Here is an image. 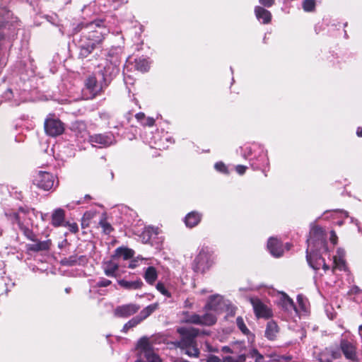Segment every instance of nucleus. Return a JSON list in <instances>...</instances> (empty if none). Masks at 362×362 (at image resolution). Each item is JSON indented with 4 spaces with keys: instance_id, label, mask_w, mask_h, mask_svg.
<instances>
[{
    "instance_id": "1",
    "label": "nucleus",
    "mask_w": 362,
    "mask_h": 362,
    "mask_svg": "<svg viewBox=\"0 0 362 362\" xmlns=\"http://www.w3.org/2000/svg\"><path fill=\"white\" fill-rule=\"evenodd\" d=\"M82 31L78 40L79 57L86 58L92 52L100 47L107 29L103 25V21L98 19L87 24L80 23L74 28L72 34Z\"/></svg>"
},
{
    "instance_id": "2",
    "label": "nucleus",
    "mask_w": 362,
    "mask_h": 362,
    "mask_svg": "<svg viewBox=\"0 0 362 362\" xmlns=\"http://www.w3.org/2000/svg\"><path fill=\"white\" fill-rule=\"evenodd\" d=\"M307 243L306 259L310 267L315 270L320 269L321 267L325 271L328 270L329 266L321 257V254L328 251L326 235L322 228L319 226L313 227Z\"/></svg>"
},
{
    "instance_id": "3",
    "label": "nucleus",
    "mask_w": 362,
    "mask_h": 362,
    "mask_svg": "<svg viewBox=\"0 0 362 362\" xmlns=\"http://www.w3.org/2000/svg\"><path fill=\"white\" fill-rule=\"evenodd\" d=\"M137 349L138 356L136 362H161L147 338L143 337L139 341Z\"/></svg>"
},
{
    "instance_id": "4",
    "label": "nucleus",
    "mask_w": 362,
    "mask_h": 362,
    "mask_svg": "<svg viewBox=\"0 0 362 362\" xmlns=\"http://www.w3.org/2000/svg\"><path fill=\"white\" fill-rule=\"evenodd\" d=\"M339 351L347 360L351 362L358 361L356 344L349 335L341 336L339 341Z\"/></svg>"
},
{
    "instance_id": "5",
    "label": "nucleus",
    "mask_w": 362,
    "mask_h": 362,
    "mask_svg": "<svg viewBox=\"0 0 362 362\" xmlns=\"http://www.w3.org/2000/svg\"><path fill=\"white\" fill-rule=\"evenodd\" d=\"M212 264L211 252L207 247H203L195 257L192 268L196 272L203 273Z\"/></svg>"
},
{
    "instance_id": "6",
    "label": "nucleus",
    "mask_w": 362,
    "mask_h": 362,
    "mask_svg": "<svg viewBox=\"0 0 362 362\" xmlns=\"http://www.w3.org/2000/svg\"><path fill=\"white\" fill-rule=\"evenodd\" d=\"M44 127L46 134L50 136H57L64 131V124L53 116H49L45 119Z\"/></svg>"
},
{
    "instance_id": "7",
    "label": "nucleus",
    "mask_w": 362,
    "mask_h": 362,
    "mask_svg": "<svg viewBox=\"0 0 362 362\" xmlns=\"http://www.w3.org/2000/svg\"><path fill=\"white\" fill-rule=\"evenodd\" d=\"M216 314L213 311L206 310L205 314L200 315L197 314H193L190 315L187 321L192 324L211 326L216 322Z\"/></svg>"
},
{
    "instance_id": "8",
    "label": "nucleus",
    "mask_w": 362,
    "mask_h": 362,
    "mask_svg": "<svg viewBox=\"0 0 362 362\" xmlns=\"http://www.w3.org/2000/svg\"><path fill=\"white\" fill-rule=\"evenodd\" d=\"M54 176L47 172L39 171L35 176L34 184L45 191L51 189L54 184Z\"/></svg>"
},
{
    "instance_id": "9",
    "label": "nucleus",
    "mask_w": 362,
    "mask_h": 362,
    "mask_svg": "<svg viewBox=\"0 0 362 362\" xmlns=\"http://www.w3.org/2000/svg\"><path fill=\"white\" fill-rule=\"evenodd\" d=\"M182 339L178 342L181 349L195 344L194 338L198 336L199 330L195 328H182L179 329Z\"/></svg>"
},
{
    "instance_id": "10",
    "label": "nucleus",
    "mask_w": 362,
    "mask_h": 362,
    "mask_svg": "<svg viewBox=\"0 0 362 362\" xmlns=\"http://www.w3.org/2000/svg\"><path fill=\"white\" fill-rule=\"evenodd\" d=\"M250 301L253 307L255 315L258 318H269L272 316L271 309L267 305H264L259 298H250Z\"/></svg>"
},
{
    "instance_id": "11",
    "label": "nucleus",
    "mask_w": 362,
    "mask_h": 362,
    "mask_svg": "<svg viewBox=\"0 0 362 362\" xmlns=\"http://www.w3.org/2000/svg\"><path fill=\"white\" fill-rule=\"evenodd\" d=\"M263 356L257 350H252L250 354H241L236 359L232 356L223 357V362H261Z\"/></svg>"
},
{
    "instance_id": "12",
    "label": "nucleus",
    "mask_w": 362,
    "mask_h": 362,
    "mask_svg": "<svg viewBox=\"0 0 362 362\" xmlns=\"http://www.w3.org/2000/svg\"><path fill=\"white\" fill-rule=\"evenodd\" d=\"M30 213H33V209L20 207L18 211H7L5 214L8 221H10L13 224L16 223L20 228H22L23 215H29Z\"/></svg>"
},
{
    "instance_id": "13",
    "label": "nucleus",
    "mask_w": 362,
    "mask_h": 362,
    "mask_svg": "<svg viewBox=\"0 0 362 362\" xmlns=\"http://www.w3.org/2000/svg\"><path fill=\"white\" fill-rule=\"evenodd\" d=\"M226 305V302L223 300L221 296L214 295L209 298L205 306V310L213 311L218 315L222 310H223Z\"/></svg>"
},
{
    "instance_id": "14",
    "label": "nucleus",
    "mask_w": 362,
    "mask_h": 362,
    "mask_svg": "<svg viewBox=\"0 0 362 362\" xmlns=\"http://www.w3.org/2000/svg\"><path fill=\"white\" fill-rule=\"evenodd\" d=\"M140 306L135 303H129L117 306L114 311L115 315L119 317H128L136 313Z\"/></svg>"
},
{
    "instance_id": "15",
    "label": "nucleus",
    "mask_w": 362,
    "mask_h": 362,
    "mask_svg": "<svg viewBox=\"0 0 362 362\" xmlns=\"http://www.w3.org/2000/svg\"><path fill=\"white\" fill-rule=\"evenodd\" d=\"M86 87L90 91L93 97L99 95L105 86L103 81L98 83L95 76H89L86 81Z\"/></svg>"
},
{
    "instance_id": "16",
    "label": "nucleus",
    "mask_w": 362,
    "mask_h": 362,
    "mask_svg": "<svg viewBox=\"0 0 362 362\" xmlns=\"http://www.w3.org/2000/svg\"><path fill=\"white\" fill-rule=\"evenodd\" d=\"M89 141L93 146L99 144L101 147H107L114 142L112 134H95L89 136Z\"/></svg>"
},
{
    "instance_id": "17",
    "label": "nucleus",
    "mask_w": 362,
    "mask_h": 362,
    "mask_svg": "<svg viewBox=\"0 0 362 362\" xmlns=\"http://www.w3.org/2000/svg\"><path fill=\"white\" fill-rule=\"evenodd\" d=\"M119 72L118 68L113 64H107L104 67V70L102 71L101 75L105 84V86H107L110 83L113 77H115Z\"/></svg>"
},
{
    "instance_id": "18",
    "label": "nucleus",
    "mask_w": 362,
    "mask_h": 362,
    "mask_svg": "<svg viewBox=\"0 0 362 362\" xmlns=\"http://www.w3.org/2000/svg\"><path fill=\"white\" fill-rule=\"evenodd\" d=\"M267 248L274 257H279L283 255L282 245L276 238H270L269 239Z\"/></svg>"
},
{
    "instance_id": "19",
    "label": "nucleus",
    "mask_w": 362,
    "mask_h": 362,
    "mask_svg": "<svg viewBox=\"0 0 362 362\" xmlns=\"http://www.w3.org/2000/svg\"><path fill=\"white\" fill-rule=\"evenodd\" d=\"M31 240L34 242L32 244H28L27 245V248L30 251L33 252H40V251H46L49 250L51 245V240H47L43 241L36 240L34 239Z\"/></svg>"
},
{
    "instance_id": "20",
    "label": "nucleus",
    "mask_w": 362,
    "mask_h": 362,
    "mask_svg": "<svg viewBox=\"0 0 362 362\" xmlns=\"http://www.w3.org/2000/svg\"><path fill=\"white\" fill-rule=\"evenodd\" d=\"M65 219V211L61 208L56 209L52 214V225L59 227L63 225Z\"/></svg>"
},
{
    "instance_id": "21",
    "label": "nucleus",
    "mask_w": 362,
    "mask_h": 362,
    "mask_svg": "<svg viewBox=\"0 0 362 362\" xmlns=\"http://www.w3.org/2000/svg\"><path fill=\"white\" fill-rule=\"evenodd\" d=\"M255 13L257 18L262 21V23L267 24L271 21L272 14L268 10L261 7L256 6L255 8Z\"/></svg>"
},
{
    "instance_id": "22",
    "label": "nucleus",
    "mask_w": 362,
    "mask_h": 362,
    "mask_svg": "<svg viewBox=\"0 0 362 362\" xmlns=\"http://www.w3.org/2000/svg\"><path fill=\"white\" fill-rule=\"evenodd\" d=\"M118 284L120 286L127 290L139 289L143 286V282L140 279L131 281L124 279H121L118 281Z\"/></svg>"
},
{
    "instance_id": "23",
    "label": "nucleus",
    "mask_w": 362,
    "mask_h": 362,
    "mask_svg": "<svg viewBox=\"0 0 362 362\" xmlns=\"http://www.w3.org/2000/svg\"><path fill=\"white\" fill-rule=\"evenodd\" d=\"M119 269L118 264L114 262L113 261H107L103 264V269L106 276L110 277H115L116 272Z\"/></svg>"
},
{
    "instance_id": "24",
    "label": "nucleus",
    "mask_w": 362,
    "mask_h": 362,
    "mask_svg": "<svg viewBox=\"0 0 362 362\" xmlns=\"http://www.w3.org/2000/svg\"><path fill=\"white\" fill-rule=\"evenodd\" d=\"M279 332V328L276 323L274 321H269L267 322L265 337L269 340H274Z\"/></svg>"
},
{
    "instance_id": "25",
    "label": "nucleus",
    "mask_w": 362,
    "mask_h": 362,
    "mask_svg": "<svg viewBox=\"0 0 362 362\" xmlns=\"http://www.w3.org/2000/svg\"><path fill=\"white\" fill-rule=\"evenodd\" d=\"M201 218L202 215L197 212H190L185 217V224L187 227H194L199 223Z\"/></svg>"
},
{
    "instance_id": "26",
    "label": "nucleus",
    "mask_w": 362,
    "mask_h": 362,
    "mask_svg": "<svg viewBox=\"0 0 362 362\" xmlns=\"http://www.w3.org/2000/svg\"><path fill=\"white\" fill-rule=\"evenodd\" d=\"M144 278L148 284L153 285L158 278V273L156 268L153 267H147Z\"/></svg>"
},
{
    "instance_id": "27",
    "label": "nucleus",
    "mask_w": 362,
    "mask_h": 362,
    "mask_svg": "<svg viewBox=\"0 0 362 362\" xmlns=\"http://www.w3.org/2000/svg\"><path fill=\"white\" fill-rule=\"evenodd\" d=\"M158 308V303H155L151 304L146 308H144L138 315L137 316L140 318L141 321H144L148 317H149L153 312H155Z\"/></svg>"
},
{
    "instance_id": "28",
    "label": "nucleus",
    "mask_w": 362,
    "mask_h": 362,
    "mask_svg": "<svg viewBox=\"0 0 362 362\" xmlns=\"http://www.w3.org/2000/svg\"><path fill=\"white\" fill-rule=\"evenodd\" d=\"M134 250L127 248V247H118L115 250V257H122L124 259H128L132 258L134 256Z\"/></svg>"
},
{
    "instance_id": "29",
    "label": "nucleus",
    "mask_w": 362,
    "mask_h": 362,
    "mask_svg": "<svg viewBox=\"0 0 362 362\" xmlns=\"http://www.w3.org/2000/svg\"><path fill=\"white\" fill-rule=\"evenodd\" d=\"M72 129L81 135V137H86L87 135L86 125L82 121H76L72 124Z\"/></svg>"
},
{
    "instance_id": "30",
    "label": "nucleus",
    "mask_w": 362,
    "mask_h": 362,
    "mask_svg": "<svg viewBox=\"0 0 362 362\" xmlns=\"http://www.w3.org/2000/svg\"><path fill=\"white\" fill-rule=\"evenodd\" d=\"M135 68L141 72H146L149 69V63L144 58H139L135 59Z\"/></svg>"
},
{
    "instance_id": "31",
    "label": "nucleus",
    "mask_w": 362,
    "mask_h": 362,
    "mask_svg": "<svg viewBox=\"0 0 362 362\" xmlns=\"http://www.w3.org/2000/svg\"><path fill=\"white\" fill-rule=\"evenodd\" d=\"M282 305L283 308L288 312H291L292 310L296 311L293 301L287 296H284L282 300Z\"/></svg>"
},
{
    "instance_id": "32",
    "label": "nucleus",
    "mask_w": 362,
    "mask_h": 362,
    "mask_svg": "<svg viewBox=\"0 0 362 362\" xmlns=\"http://www.w3.org/2000/svg\"><path fill=\"white\" fill-rule=\"evenodd\" d=\"M182 351L185 352V354L188 355L191 357H198L199 354V349L195 346L194 345L185 347L184 349H182Z\"/></svg>"
},
{
    "instance_id": "33",
    "label": "nucleus",
    "mask_w": 362,
    "mask_h": 362,
    "mask_svg": "<svg viewBox=\"0 0 362 362\" xmlns=\"http://www.w3.org/2000/svg\"><path fill=\"white\" fill-rule=\"evenodd\" d=\"M236 324L239 329L245 335L250 334V330L247 328L243 319L241 317H238L236 319Z\"/></svg>"
},
{
    "instance_id": "34",
    "label": "nucleus",
    "mask_w": 362,
    "mask_h": 362,
    "mask_svg": "<svg viewBox=\"0 0 362 362\" xmlns=\"http://www.w3.org/2000/svg\"><path fill=\"white\" fill-rule=\"evenodd\" d=\"M315 0H304L303 2V8L305 12H312L315 10Z\"/></svg>"
},
{
    "instance_id": "35",
    "label": "nucleus",
    "mask_w": 362,
    "mask_h": 362,
    "mask_svg": "<svg viewBox=\"0 0 362 362\" xmlns=\"http://www.w3.org/2000/svg\"><path fill=\"white\" fill-rule=\"evenodd\" d=\"M77 257L76 255H72L62 259L61 263L62 265L71 267L75 265L77 263Z\"/></svg>"
},
{
    "instance_id": "36",
    "label": "nucleus",
    "mask_w": 362,
    "mask_h": 362,
    "mask_svg": "<svg viewBox=\"0 0 362 362\" xmlns=\"http://www.w3.org/2000/svg\"><path fill=\"white\" fill-rule=\"evenodd\" d=\"M156 289L163 296L167 298H171L172 295L170 291L165 288V285L162 282H158L156 286Z\"/></svg>"
},
{
    "instance_id": "37",
    "label": "nucleus",
    "mask_w": 362,
    "mask_h": 362,
    "mask_svg": "<svg viewBox=\"0 0 362 362\" xmlns=\"http://www.w3.org/2000/svg\"><path fill=\"white\" fill-rule=\"evenodd\" d=\"M99 224L105 234H110L113 230L112 226L105 219L100 220Z\"/></svg>"
},
{
    "instance_id": "38",
    "label": "nucleus",
    "mask_w": 362,
    "mask_h": 362,
    "mask_svg": "<svg viewBox=\"0 0 362 362\" xmlns=\"http://www.w3.org/2000/svg\"><path fill=\"white\" fill-rule=\"evenodd\" d=\"M158 229H155L153 228H147L144 233V239H145V236H148V239L146 242H148L153 238V236H156L158 235Z\"/></svg>"
},
{
    "instance_id": "39",
    "label": "nucleus",
    "mask_w": 362,
    "mask_h": 362,
    "mask_svg": "<svg viewBox=\"0 0 362 362\" xmlns=\"http://www.w3.org/2000/svg\"><path fill=\"white\" fill-rule=\"evenodd\" d=\"M215 169L221 173L228 174V171L226 165L222 162H218L214 165Z\"/></svg>"
},
{
    "instance_id": "40",
    "label": "nucleus",
    "mask_w": 362,
    "mask_h": 362,
    "mask_svg": "<svg viewBox=\"0 0 362 362\" xmlns=\"http://www.w3.org/2000/svg\"><path fill=\"white\" fill-rule=\"evenodd\" d=\"M142 321L140 320V318L136 315L132 318L130 320L127 322L128 326L129 328H133L140 324Z\"/></svg>"
},
{
    "instance_id": "41",
    "label": "nucleus",
    "mask_w": 362,
    "mask_h": 362,
    "mask_svg": "<svg viewBox=\"0 0 362 362\" xmlns=\"http://www.w3.org/2000/svg\"><path fill=\"white\" fill-rule=\"evenodd\" d=\"M142 321L140 320V318L136 315L132 318L130 320L127 322L128 326L129 328H133L140 324Z\"/></svg>"
},
{
    "instance_id": "42",
    "label": "nucleus",
    "mask_w": 362,
    "mask_h": 362,
    "mask_svg": "<svg viewBox=\"0 0 362 362\" xmlns=\"http://www.w3.org/2000/svg\"><path fill=\"white\" fill-rule=\"evenodd\" d=\"M111 281L110 280H108V279H104V278H101L97 283H96V286L98 287H107L108 286H110L111 284Z\"/></svg>"
},
{
    "instance_id": "43",
    "label": "nucleus",
    "mask_w": 362,
    "mask_h": 362,
    "mask_svg": "<svg viewBox=\"0 0 362 362\" xmlns=\"http://www.w3.org/2000/svg\"><path fill=\"white\" fill-rule=\"evenodd\" d=\"M275 0H259V3L265 7H271Z\"/></svg>"
},
{
    "instance_id": "44",
    "label": "nucleus",
    "mask_w": 362,
    "mask_h": 362,
    "mask_svg": "<svg viewBox=\"0 0 362 362\" xmlns=\"http://www.w3.org/2000/svg\"><path fill=\"white\" fill-rule=\"evenodd\" d=\"M235 169L238 174L243 175L245 173L247 167L245 165H238L236 166Z\"/></svg>"
},
{
    "instance_id": "45",
    "label": "nucleus",
    "mask_w": 362,
    "mask_h": 362,
    "mask_svg": "<svg viewBox=\"0 0 362 362\" xmlns=\"http://www.w3.org/2000/svg\"><path fill=\"white\" fill-rule=\"evenodd\" d=\"M68 226H69V230L71 233H76L78 230V225L76 223H69L68 225Z\"/></svg>"
},
{
    "instance_id": "46",
    "label": "nucleus",
    "mask_w": 362,
    "mask_h": 362,
    "mask_svg": "<svg viewBox=\"0 0 362 362\" xmlns=\"http://www.w3.org/2000/svg\"><path fill=\"white\" fill-rule=\"evenodd\" d=\"M155 120L152 117H148L145 122H142L144 125L152 127L154 125Z\"/></svg>"
},
{
    "instance_id": "47",
    "label": "nucleus",
    "mask_w": 362,
    "mask_h": 362,
    "mask_svg": "<svg viewBox=\"0 0 362 362\" xmlns=\"http://www.w3.org/2000/svg\"><path fill=\"white\" fill-rule=\"evenodd\" d=\"M207 362H221V359L216 356L212 355L208 358Z\"/></svg>"
},
{
    "instance_id": "48",
    "label": "nucleus",
    "mask_w": 362,
    "mask_h": 362,
    "mask_svg": "<svg viewBox=\"0 0 362 362\" xmlns=\"http://www.w3.org/2000/svg\"><path fill=\"white\" fill-rule=\"evenodd\" d=\"M337 236L335 233V232L334 230H332L331 231V234H330V241L334 244H337Z\"/></svg>"
},
{
    "instance_id": "49",
    "label": "nucleus",
    "mask_w": 362,
    "mask_h": 362,
    "mask_svg": "<svg viewBox=\"0 0 362 362\" xmlns=\"http://www.w3.org/2000/svg\"><path fill=\"white\" fill-rule=\"evenodd\" d=\"M136 119L139 122H141V123L143 122L142 121L145 119V115L144 113L143 112H139L137 113L136 115H135Z\"/></svg>"
},
{
    "instance_id": "50",
    "label": "nucleus",
    "mask_w": 362,
    "mask_h": 362,
    "mask_svg": "<svg viewBox=\"0 0 362 362\" xmlns=\"http://www.w3.org/2000/svg\"><path fill=\"white\" fill-rule=\"evenodd\" d=\"M32 214H34V212L33 213H30L29 215L28 214L23 215L22 226L23 225L24 223L26 222L27 219H31V215Z\"/></svg>"
},
{
    "instance_id": "51",
    "label": "nucleus",
    "mask_w": 362,
    "mask_h": 362,
    "mask_svg": "<svg viewBox=\"0 0 362 362\" xmlns=\"http://www.w3.org/2000/svg\"><path fill=\"white\" fill-rule=\"evenodd\" d=\"M334 262L337 265V266H340V264H342L344 265V262L343 259H337L336 257H334Z\"/></svg>"
},
{
    "instance_id": "52",
    "label": "nucleus",
    "mask_w": 362,
    "mask_h": 362,
    "mask_svg": "<svg viewBox=\"0 0 362 362\" xmlns=\"http://www.w3.org/2000/svg\"><path fill=\"white\" fill-rule=\"evenodd\" d=\"M360 291H361L360 288L358 286H355L351 288L350 293H358L360 292Z\"/></svg>"
},
{
    "instance_id": "53",
    "label": "nucleus",
    "mask_w": 362,
    "mask_h": 362,
    "mask_svg": "<svg viewBox=\"0 0 362 362\" xmlns=\"http://www.w3.org/2000/svg\"><path fill=\"white\" fill-rule=\"evenodd\" d=\"M221 351L224 353H230L231 349L229 346H225L221 348Z\"/></svg>"
},
{
    "instance_id": "54",
    "label": "nucleus",
    "mask_w": 362,
    "mask_h": 362,
    "mask_svg": "<svg viewBox=\"0 0 362 362\" xmlns=\"http://www.w3.org/2000/svg\"><path fill=\"white\" fill-rule=\"evenodd\" d=\"M129 329H130V328H129V327L128 326V324H127V322L126 324H124V327H123V328H122V332H128V330H129Z\"/></svg>"
},
{
    "instance_id": "55",
    "label": "nucleus",
    "mask_w": 362,
    "mask_h": 362,
    "mask_svg": "<svg viewBox=\"0 0 362 362\" xmlns=\"http://www.w3.org/2000/svg\"><path fill=\"white\" fill-rule=\"evenodd\" d=\"M358 136H362V127H358L356 132Z\"/></svg>"
},
{
    "instance_id": "56",
    "label": "nucleus",
    "mask_w": 362,
    "mask_h": 362,
    "mask_svg": "<svg viewBox=\"0 0 362 362\" xmlns=\"http://www.w3.org/2000/svg\"><path fill=\"white\" fill-rule=\"evenodd\" d=\"M130 268H135L136 267V261H132L129 266Z\"/></svg>"
},
{
    "instance_id": "57",
    "label": "nucleus",
    "mask_w": 362,
    "mask_h": 362,
    "mask_svg": "<svg viewBox=\"0 0 362 362\" xmlns=\"http://www.w3.org/2000/svg\"><path fill=\"white\" fill-rule=\"evenodd\" d=\"M6 94H9V95L7 96V98L10 99L11 98L10 95H11L13 94L11 90H10V89L8 90V93Z\"/></svg>"
},
{
    "instance_id": "58",
    "label": "nucleus",
    "mask_w": 362,
    "mask_h": 362,
    "mask_svg": "<svg viewBox=\"0 0 362 362\" xmlns=\"http://www.w3.org/2000/svg\"><path fill=\"white\" fill-rule=\"evenodd\" d=\"M358 331H359L360 335L362 337V325L359 326Z\"/></svg>"
},
{
    "instance_id": "59",
    "label": "nucleus",
    "mask_w": 362,
    "mask_h": 362,
    "mask_svg": "<svg viewBox=\"0 0 362 362\" xmlns=\"http://www.w3.org/2000/svg\"><path fill=\"white\" fill-rule=\"evenodd\" d=\"M337 223L339 226H341L342 224V221H338Z\"/></svg>"
},
{
    "instance_id": "60",
    "label": "nucleus",
    "mask_w": 362,
    "mask_h": 362,
    "mask_svg": "<svg viewBox=\"0 0 362 362\" xmlns=\"http://www.w3.org/2000/svg\"><path fill=\"white\" fill-rule=\"evenodd\" d=\"M69 290H70V288H66V289H65V291H66V293H69Z\"/></svg>"
}]
</instances>
